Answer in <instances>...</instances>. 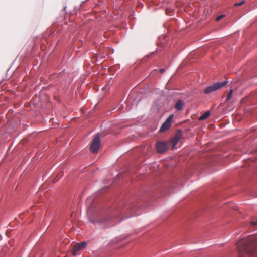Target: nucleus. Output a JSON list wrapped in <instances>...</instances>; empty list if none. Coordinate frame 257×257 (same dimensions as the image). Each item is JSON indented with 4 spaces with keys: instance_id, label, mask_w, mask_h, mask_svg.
<instances>
[{
    "instance_id": "obj_7",
    "label": "nucleus",
    "mask_w": 257,
    "mask_h": 257,
    "mask_svg": "<svg viewBox=\"0 0 257 257\" xmlns=\"http://www.w3.org/2000/svg\"><path fill=\"white\" fill-rule=\"evenodd\" d=\"M182 132L180 130H178L176 133L175 135L171 139V143L172 144L173 147H174L178 143L179 140L182 137Z\"/></svg>"
},
{
    "instance_id": "obj_10",
    "label": "nucleus",
    "mask_w": 257,
    "mask_h": 257,
    "mask_svg": "<svg viewBox=\"0 0 257 257\" xmlns=\"http://www.w3.org/2000/svg\"><path fill=\"white\" fill-rule=\"evenodd\" d=\"M233 91V90L232 89H231V90L229 91V93H228V95H227V98H226V101H228L230 100L232 98V97Z\"/></svg>"
},
{
    "instance_id": "obj_15",
    "label": "nucleus",
    "mask_w": 257,
    "mask_h": 257,
    "mask_svg": "<svg viewBox=\"0 0 257 257\" xmlns=\"http://www.w3.org/2000/svg\"><path fill=\"white\" fill-rule=\"evenodd\" d=\"M241 257H243V256H241Z\"/></svg>"
},
{
    "instance_id": "obj_11",
    "label": "nucleus",
    "mask_w": 257,
    "mask_h": 257,
    "mask_svg": "<svg viewBox=\"0 0 257 257\" xmlns=\"http://www.w3.org/2000/svg\"><path fill=\"white\" fill-rule=\"evenodd\" d=\"M245 3V1L244 0H242L241 1V2H239V3H236V4H234V6H240L243 4H244Z\"/></svg>"
},
{
    "instance_id": "obj_12",
    "label": "nucleus",
    "mask_w": 257,
    "mask_h": 257,
    "mask_svg": "<svg viewBox=\"0 0 257 257\" xmlns=\"http://www.w3.org/2000/svg\"><path fill=\"white\" fill-rule=\"evenodd\" d=\"M225 16L224 15H221L218 17H216V21H219L220 20H221L223 18H224Z\"/></svg>"
},
{
    "instance_id": "obj_4",
    "label": "nucleus",
    "mask_w": 257,
    "mask_h": 257,
    "mask_svg": "<svg viewBox=\"0 0 257 257\" xmlns=\"http://www.w3.org/2000/svg\"><path fill=\"white\" fill-rule=\"evenodd\" d=\"M156 147L158 153H162L167 150L168 148V143L158 141L156 143Z\"/></svg>"
},
{
    "instance_id": "obj_13",
    "label": "nucleus",
    "mask_w": 257,
    "mask_h": 257,
    "mask_svg": "<svg viewBox=\"0 0 257 257\" xmlns=\"http://www.w3.org/2000/svg\"><path fill=\"white\" fill-rule=\"evenodd\" d=\"M250 225L252 226H257V219L255 220H252L250 222Z\"/></svg>"
},
{
    "instance_id": "obj_14",
    "label": "nucleus",
    "mask_w": 257,
    "mask_h": 257,
    "mask_svg": "<svg viewBox=\"0 0 257 257\" xmlns=\"http://www.w3.org/2000/svg\"><path fill=\"white\" fill-rule=\"evenodd\" d=\"M159 71H160L161 73H163L165 71V69H160Z\"/></svg>"
},
{
    "instance_id": "obj_6",
    "label": "nucleus",
    "mask_w": 257,
    "mask_h": 257,
    "mask_svg": "<svg viewBox=\"0 0 257 257\" xmlns=\"http://www.w3.org/2000/svg\"><path fill=\"white\" fill-rule=\"evenodd\" d=\"M86 243L85 242H82L80 243H77L73 246V249L72 250V254L73 256L77 255V252L79 250L84 249L86 246Z\"/></svg>"
},
{
    "instance_id": "obj_3",
    "label": "nucleus",
    "mask_w": 257,
    "mask_h": 257,
    "mask_svg": "<svg viewBox=\"0 0 257 257\" xmlns=\"http://www.w3.org/2000/svg\"><path fill=\"white\" fill-rule=\"evenodd\" d=\"M101 146L100 139L99 134H97L94 136L90 146V150L93 153L98 152Z\"/></svg>"
},
{
    "instance_id": "obj_5",
    "label": "nucleus",
    "mask_w": 257,
    "mask_h": 257,
    "mask_svg": "<svg viewBox=\"0 0 257 257\" xmlns=\"http://www.w3.org/2000/svg\"><path fill=\"white\" fill-rule=\"evenodd\" d=\"M174 117L173 114L170 115L168 118L166 119V120L163 123L160 129V132H163L167 131L171 125V122Z\"/></svg>"
},
{
    "instance_id": "obj_1",
    "label": "nucleus",
    "mask_w": 257,
    "mask_h": 257,
    "mask_svg": "<svg viewBox=\"0 0 257 257\" xmlns=\"http://www.w3.org/2000/svg\"><path fill=\"white\" fill-rule=\"evenodd\" d=\"M238 252L240 254L246 253L248 257H257V238L248 236L237 243Z\"/></svg>"
},
{
    "instance_id": "obj_8",
    "label": "nucleus",
    "mask_w": 257,
    "mask_h": 257,
    "mask_svg": "<svg viewBox=\"0 0 257 257\" xmlns=\"http://www.w3.org/2000/svg\"><path fill=\"white\" fill-rule=\"evenodd\" d=\"M184 105V103L181 100H178L175 104V108L178 110L180 111L182 109Z\"/></svg>"
},
{
    "instance_id": "obj_9",
    "label": "nucleus",
    "mask_w": 257,
    "mask_h": 257,
    "mask_svg": "<svg viewBox=\"0 0 257 257\" xmlns=\"http://www.w3.org/2000/svg\"><path fill=\"white\" fill-rule=\"evenodd\" d=\"M210 115V111H208L205 112L203 115L200 116L199 120H203L207 118Z\"/></svg>"
},
{
    "instance_id": "obj_2",
    "label": "nucleus",
    "mask_w": 257,
    "mask_h": 257,
    "mask_svg": "<svg viewBox=\"0 0 257 257\" xmlns=\"http://www.w3.org/2000/svg\"><path fill=\"white\" fill-rule=\"evenodd\" d=\"M228 83L227 81H224L221 82L216 83L213 84L212 85L209 86L206 88L204 92L206 94H210L226 85Z\"/></svg>"
}]
</instances>
